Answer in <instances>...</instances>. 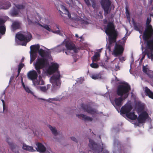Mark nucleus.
Wrapping results in <instances>:
<instances>
[{
    "label": "nucleus",
    "mask_w": 153,
    "mask_h": 153,
    "mask_svg": "<svg viewBox=\"0 0 153 153\" xmlns=\"http://www.w3.org/2000/svg\"><path fill=\"white\" fill-rule=\"evenodd\" d=\"M105 32L108 36V41L111 44L116 42L118 33L114 23L112 22H108L106 27H105Z\"/></svg>",
    "instance_id": "1"
},
{
    "label": "nucleus",
    "mask_w": 153,
    "mask_h": 153,
    "mask_svg": "<svg viewBox=\"0 0 153 153\" xmlns=\"http://www.w3.org/2000/svg\"><path fill=\"white\" fill-rule=\"evenodd\" d=\"M37 73V72L33 70L29 71L27 75L28 79L32 81L33 84L35 86L44 84V82L40 75L39 76L38 79H37L38 76Z\"/></svg>",
    "instance_id": "2"
},
{
    "label": "nucleus",
    "mask_w": 153,
    "mask_h": 153,
    "mask_svg": "<svg viewBox=\"0 0 153 153\" xmlns=\"http://www.w3.org/2000/svg\"><path fill=\"white\" fill-rule=\"evenodd\" d=\"M131 90L130 86L128 84L126 85H120L118 86L117 94L118 96L123 97L124 99L126 98L129 94V92Z\"/></svg>",
    "instance_id": "3"
},
{
    "label": "nucleus",
    "mask_w": 153,
    "mask_h": 153,
    "mask_svg": "<svg viewBox=\"0 0 153 153\" xmlns=\"http://www.w3.org/2000/svg\"><path fill=\"white\" fill-rule=\"evenodd\" d=\"M143 40L146 42V48L145 49H147L149 51H151L153 53V39L149 40V39L153 38V32L146 33L145 35L144 33L143 36Z\"/></svg>",
    "instance_id": "4"
},
{
    "label": "nucleus",
    "mask_w": 153,
    "mask_h": 153,
    "mask_svg": "<svg viewBox=\"0 0 153 153\" xmlns=\"http://www.w3.org/2000/svg\"><path fill=\"white\" fill-rule=\"evenodd\" d=\"M47 60L46 58H38L34 63V66L37 72L40 74V69L44 68L47 64Z\"/></svg>",
    "instance_id": "5"
},
{
    "label": "nucleus",
    "mask_w": 153,
    "mask_h": 153,
    "mask_svg": "<svg viewBox=\"0 0 153 153\" xmlns=\"http://www.w3.org/2000/svg\"><path fill=\"white\" fill-rule=\"evenodd\" d=\"M61 76L59 71L53 74L51 78V82L52 83L53 88L55 89L59 88L61 84V80L60 79Z\"/></svg>",
    "instance_id": "6"
},
{
    "label": "nucleus",
    "mask_w": 153,
    "mask_h": 153,
    "mask_svg": "<svg viewBox=\"0 0 153 153\" xmlns=\"http://www.w3.org/2000/svg\"><path fill=\"white\" fill-rule=\"evenodd\" d=\"M16 38L19 40L24 41L25 43L22 45H26V43L29 42L32 38V36L30 33L26 31L22 33L17 34L16 35Z\"/></svg>",
    "instance_id": "7"
},
{
    "label": "nucleus",
    "mask_w": 153,
    "mask_h": 153,
    "mask_svg": "<svg viewBox=\"0 0 153 153\" xmlns=\"http://www.w3.org/2000/svg\"><path fill=\"white\" fill-rule=\"evenodd\" d=\"M88 146L93 151V153H100L103 151V153H109V152L107 150H103V148H101L100 146L92 140H89V143Z\"/></svg>",
    "instance_id": "8"
},
{
    "label": "nucleus",
    "mask_w": 153,
    "mask_h": 153,
    "mask_svg": "<svg viewBox=\"0 0 153 153\" xmlns=\"http://www.w3.org/2000/svg\"><path fill=\"white\" fill-rule=\"evenodd\" d=\"M124 50L123 46L116 43L112 54L115 56H121L122 55Z\"/></svg>",
    "instance_id": "9"
},
{
    "label": "nucleus",
    "mask_w": 153,
    "mask_h": 153,
    "mask_svg": "<svg viewBox=\"0 0 153 153\" xmlns=\"http://www.w3.org/2000/svg\"><path fill=\"white\" fill-rule=\"evenodd\" d=\"M100 3L105 13L108 14L111 4V1L109 0H101Z\"/></svg>",
    "instance_id": "10"
},
{
    "label": "nucleus",
    "mask_w": 153,
    "mask_h": 153,
    "mask_svg": "<svg viewBox=\"0 0 153 153\" xmlns=\"http://www.w3.org/2000/svg\"><path fill=\"white\" fill-rule=\"evenodd\" d=\"M149 117L148 114L146 111H143L137 117V120L138 123H143L145 122L146 120Z\"/></svg>",
    "instance_id": "11"
},
{
    "label": "nucleus",
    "mask_w": 153,
    "mask_h": 153,
    "mask_svg": "<svg viewBox=\"0 0 153 153\" xmlns=\"http://www.w3.org/2000/svg\"><path fill=\"white\" fill-rule=\"evenodd\" d=\"M59 65L57 63H53L48 68L47 72L50 75L52 74L55 72L56 73L59 71Z\"/></svg>",
    "instance_id": "12"
},
{
    "label": "nucleus",
    "mask_w": 153,
    "mask_h": 153,
    "mask_svg": "<svg viewBox=\"0 0 153 153\" xmlns=\"http://www.w3.org/2000/svg\"><path fill=\"white\" fill-rule=\"evenodd\" d=\"M151 21V18L150 17L149 18L148 17L146 22V26L144 32L143 33L144 35H145L146 33L151 32V33H152V32H153L152 27L151 25L149 24Z\"/></svg>",
    "instance_id": "13"
},
{
    "label": "nucleus",
    "mask_w": 153,
    "mask_h": 153,
    "mask_svg": "<svg viewBox=\"0 0 153 153\" xmlns=\"http://www.w3.org/2000/svg\"><path fill=\"white\" fill-rule=\"evenodd\" d=\"M81 106L84 112H87L91 114H94L96 113L95 109L92 108L88 105L82 104Z\"/></svg>",
    "instance_id": "14"
},
{
    "label": "nucleus",
    "mask_w": 153,
    "mask_h": 153,
    "mask_svg": "<svg viewBox=\"0 0 153 153\" xmlns=\"http://www.w3.org/2000/svg\"><path fill=\"white\" fill-rule=\"evenodd\" d=\"M132 109L131 105L129 104H126L123 106L120 109V112L122 114H128Z\"/></svg>",
    "instance_id": "15"
},
{
    "label": "nucleus",
    "mask_w": 153,
    "mask_h": 153,
    "mask_svg": "<svg viewBox=\"0 0 153 153\" xmlns=\"http://www.w3.org/2000/svg\"><path fill=\"white\" fill-rule=\"evenodd\" d=\"M146 55H147L149 59H153V53L151 51H149L147 49H145L144 51L143 52L142 56L140 60L142 61L144 59Z\"/></svg>",
    "instance_id": "16"
},
{
    "label": "nucleus",
    "mask_w": 153,
    "mask_h": 153,
    "mask_svg": "<svg viewBox=\"0 0 153 153\" xmlns=\"http://www.w3.org/2000/svg\"><path fill=\"white\" fill-rule=\"evenodd\" d=\"M65 46L67 50H71L75 47V44L70 40H66L65 41Z\"/></svg>",
    "instance_id": "17"
},
{
    "label": "nucleus",
    "mask_w": 153,
    "mask_h": 153,
    "mask_svg": "<svg viewBox=\"0 0 153 153\" xmlns=\"http://www.w3.org/2000/svg\"><path fill=\"white\" fill-rule=\"evenodd\" d=\"M136 107L138 113L141 112L144 109V105L140 102H138L136 103Z\"/></svg>",
    "instance_id": "18"
},
{
    "label": "nucleus",
    "mask_w": 153,
    "mask_h": 153,
    "mask_svg": "<svg viewBox=\"0 0 153 153\" xmlns=\"http://www.w3.org/2000/svg\"><path fill=\"white\" fill-rule=\"evenodd\" d=\"M76 116L79 118H80L81 117H82V119L85 121H91L93 120V118H92L88 117L82 114H76Z\"/></svg>",
    "instance_id": "19"
},
{
    "label": "nucleus",
    "mask_w": 153,
    "mask_h": 153,
    "mask_svg": "<svg viewBox=\"0 0 153 153\" xmlns=\"http://www.w3.org/2000/svg\"><path fill=\"white\" fill-rule=\"evenodd\" d=\"M38 52L39 54L41 56V58H45V57H48L50 54L49 52L45 51L42 49H40Z\"/></svg>",
    "instance_id": "20"
},
{
    "label": "nucleus",
    "mask_w": 153,
    "mask_h": 153,
    "mask_svg": "<svg viewBox=\"0 0 153 153\" xmlns=\"http://www.w3.org/2000/svg\"><path fill=\"white\" fill-rule=\"evenodd\" d=\"M37 148L36 149L38 152H43L45 151L46 148L41 143H38L37 145Z\"/></svg>",
    "instance_id": "21"
},
{
    "label": "nucleus",
    "mask_w": 153,
    "mask_h": 153,
    "mask_svg": "<svg viewBox=\"0 0 153 153\" xmlns=\"http://www.w3.org/2000/svg\"><path fill=\"white\" fill-rule=\"evenodd\" d=\"M39 48L40 46L39 44L31 45L30 47L31 52L34 53H36L40 49Z\"/></svg>",
    "instance_id": "22"
},
{
    "label": "nucleus",
    "mask_w": 153,
    "mask_h": 153,
    "mask_svg": "<svg viewBox=\"0 0 153 153\" xmlns=\"http://www.w3.org/2000/svg\"><path fill=\"white\" fill-rule=\"evenodd\" d=\"M123 98H122V97L115 98L114 102L116 107L117 106L120 108L122 106L123 104L122 102L123 100Z\"/></svg>",
    "instance_id": "23"
},
{
    "label": "nucleus",
    "mask_w": 153,
    "mask_h": 153,
    "mask_svg": "<svg viewBox=\"0 0 153 153\" xmlns=\"http://www.w3.org/2000/svg\"><path fill=\"white\" fill-rule=\"evenodd\" d=\"M20 23L19 21H16L13 22L11 25L12 30L15 31L20 27Z\"/></svg>",
    "instance_id": "24"
},
{
    "label": "nucleus",
    "mask_w": 153,
    "mask_h": 153,
    "mask_svg": "<svg viewBox=\"0 0 153 153\" xmlns=\"http://www.w3.org/2000/svg\"><path fill=\"white\" fill-rule=\"evenodd\" d=\"M22 148L24 150L29 152H34L35 151L32 146H28L24 143L23 144Z\"/></svg>",
    "instance_id": "25"
},
{
    "label": "nucleus",
    "mask_w": 153,
    "mask_h": 153,
    "mask_svg": "<svg viewBox=\"0 0 153 153\" xmlns=\"http://www.w3.org/2000/svg\"><path fill=\"white\" fill-rule=\"evenodd\" d=\"M126 116L128 118L132 120H135L137 118V116L134 114V112H130L126 114Z\"/></svg>",
    "instance_id": "26"
},
{
    "label": "nucleus",
    "mask_w": 153,
    "mask_h": 153,
    "mask_svg": "<svg viewBox=\"0 0 153 153\" xmlns=\"http://www.w3.org/2000/svg\"><path fill=\"white\" fill-rule=\"evenodd\" d=\"M145 92L146 96H148L149 98L153 99V92L151 91L147 87L145 88Z\"/></svg>",
    "instance_id": "27"
},
{
    "label": "nucleus",
    "mask_w": 153,
    "mask_h": 153,
    "mask_svg": "<svg viewBox=\"0 0 153 153\" xmlns=\"http://www.w3.org/2000/svg\"><path fill=\"white\" fill-rule=\"evenodd\" d=\"M132 23L134 30H135L136 27H137L139 29H143V24L141 23L136 22L133 19L132 21Z\"/></svg>",
    "instance_id": "28"
},
{
    "label": "nucleus",
    "mask_w": 153,
    "mask_h": 153,
    "mask_svg": "<svg viewBox=\"0 0 153 153\" xmlns=\"http://www.w3.org/2000/svg\"><path fill=\"white\" fill-rule=\"evenodd\" d=\"M19 12L18 10L13 8L11 11L10 14L12 16L14 17L16 16L19 14Z\"/></svg>",
    "instance_id": "29"
},
{
    "label": "nucleus",
    "mask_w": 153,
    "mask_h": 153,
    "mask_svg": "<svg viewBox=\"0 0 153 153\" xmlns=\"http://www.w3.org/2000/svg\"><path fill=\"white\" fill-rule=\"evenodd\" d=\"M56 51H58V52H59L62 51V50L64 52V51H65V53L67 55H69L71 54V52L70 51H69V50H66L65 49H62V50L60 48H58L56 49Z\"/></svg>",
    "instance_id": "30"
},
{
    "label": "nucleus",
    "mask_w": 153,
    "mask_h": 153,
    "mask_svg": "<svg viewBox=\"0 0 153 153\" xmlns=\"http://www.w3.org/2000/svg\"><path fill=\"white\" fill-rule=\"evenodd\" d=\"M61 7L63 9V10L64 13H63L64 14H68V17L69 18L71 17V14L69 13L68 10L64 6L62 5H61Z\"/></svg>",
    "instance_id": "31"
},
{
    "label": "nucleus",
    "mask_w": 153,
    "mask_h": 153,
    "mask_svg": "<svg viewBox=\"0 0 153 153\" xmlns=\"http://www.w3.org/2000/svg\"><path fill=\"white\" fill-rule=\"evenodd\" d=\"M6 31V27L4 25L0 26V33L1 35L5 34Z\"/></svg>",
    "instance_id": "32"
},
{
    "label": "nucleus",
    "mask_w": 153,
    "mask_h": 153,
    "mask_svg": "<svg viewBox=\"0 0 153 153\" xmlns=\"http://www.w3.org/2000/svg\"><path fill=\"white\" fill-rule=\"evenodd\" d=\"M100 56V54L99 52H96L94 55L92 57V60L93 61H95L97 58Z\"/></svg>",
    "instance_id": "33"
},
{
    "label": "nucleus",
    "mask_w": 153,
    "mask_h": 153,
    "mask_svg": "<svg viewBox=\"0 0 153 153\" xmlns=\"http://www.w3.org/2000/svg\"><path fill=\"white\" fill-rule=\"evenodd\" d=\"M54 28L55 29L56 28L58 30H53L52 31V32L54 33H57V34H59V35H61V34L60 29L59 28V26L57 25H56Z\"/></svg>",
    "instance_id": "34"
},
{
    "label": "nucleus",
    "mask_w": 153,
    "mask_h": 153,
    "mask_svg": "<svg viewBox=\"0 0 153 153\" xmlns=\"http://www.w3.org/2000/svg\"><path fill=\"white\" fill-rule=\"evenodd\" d=\"M48 127L51 130L52 132L54 135H57V131L55 128H53L52 126L50 125H48Z\"/></svg>",
    "instance_id": "35"
},
{
    "label": "nucleus",
    "mask_w": 153,
    "mask_h": 153,
    "mask_svg": "<svg viewBox=\"0 0 153 153\" xmlns=\"http://www.w3.org/2000/svg\"><path fill=\"white\" fill-rule=\"evenodd\" d=\"M115 143H117L118 148L119 150H122L124 149V146L121 144L120 142L117 140L116 141Z\"/></svg>",
    "instance_id": "36"
},
{
    "label": "nucleus",
    "mask_w": 153,
    "mask_h": 153,
    "mask_svg": "<svg viewBox=\"0 0 153 153\" xmlns=\"http://www.w3.org/2000/svg\"><path fill=\"white\" fill-rule=\"evenodd\" d=\"M36 53H34L31 52L30 53V63L34 61L36 57Z\"/></svg>",
    "instance_id": "37"
},
{
    "label": "nucleus",
    "mask_w": 153,
    "mask_h": 153,
    "mask_svg": "<svg viewBox=\"0 0 153 153\" xmlns=\"http://www.w3.org/2000/svg\"><path fill=\"white\" fill-rule=\"evenodd\" d=\"M14 5L18 10L23 9L25 7V5L22 4H14Z\"/></svg>",
    "instance_id": "38"
},
{
    "label": "nucleus",
    "mask_w": 153,
    "mask_h": 153,
    "mask_svg": "<svg viewBox=\"0 0 153 153\" xmlns=\"http://www.w3.org/2000/svg\"><path fill=\"white\" fill-rule=\"evenodd\" d=\"M126 14L127 18L128 19L130 18V15L129 11L128 9V7L126 6Z\"/></svg>",
    "instance_id": "39"
},
{
    "label": "nucleus",
    "mask_w": 153,
    "mask_h": 153,
    "mask_svg": "<svg viewBox=\"0 0 153 153\" xmlns=\"http://www.w3.org/2000/svg\"><path fill=\"white\" fill-rule=\"evenodd\" d=\"M90 66L92 68H97L99 67V65L97 64L96 63H94L93 62L91 64H90Z\"/></svg>",
    "instance_id": "40"
},
{
    "label": "nucleus",
    "mask_w": 153,
    "mask_h": 153,
    "mask_svg": "<svg viewBox=\"0 0 153 153\" xmlns=\"http://www.w3.org/2000/svg\"><path fill=\"white\" fill-rule=\"evenodd\" d=\"M39 88L40 91L44 92H46L47 90V89L45 86H40Z\"/></svg>",
    "instance_id": "41"
},
{
    "label": "nucleus",
    "mask_w": 153,
    "mask_h": 153,
    "mask_svg": "<svg viewBox=\"0 0 153 153\" xmlns=\"http://www.w3.org/2000/svg\"><path fill=\"white\" fill-rule=\"evenodd\" d=\"M92 79H96L100 78L99 75L98 74H93L91 76Z\"/></svg>",
    "instance_id": "42"
},
{
    "label": "nucleus",
    "mask_w": 153,
    "mask_h": 153,
    "mask_svg": "<svg viewBox=\"0 0 153 153\" xmlns=\"http://www.w3.org/2000/svg\"><path fill=\"white\" fill-rule=\"evenodd\" d=\"M92 3V7L94 8H95L96 7V2L95 0H91Z\"/></svg>",
    "instance_id": "43"
},
{
    "label": "nucleus",
    "mask_w": 153,
    "mask_h": 153,
    "mask_svg": "<svg viewBox=\"0 0 153 153\" xmlns=\"http://www.w3.org/2000/svg\"><path fill=\"white\" fill-rule=\"evenodd\" d=\"M42 27L44 28L45 29L48 30L49 31H51V29L48 26V25H43V26H42Z\"/></svg>",
    "instance_id": "44"
},
{
    "label": "nucleus",
    "mask_w": 153,
    "mask_h": 153,
    "mask_svg": "<svg viewBox=\"0 0 153 153\" xmlns=\"http://www.w3.org/2000/svg\"><path fill=\"white\" fill-rule=\"evenodd\" d=\"M25 91L29 93H32V92L31 91V90L29 88L27 87H26L25 88H24Z\"/></svg>",
    "instance_id": "45"
},
{
    "label": "nucleus",
    "mask_w": 153,
    "mask_h": 153,
    "mask_svg": "<svg viewBox=\"0 0 153 153\" xmlns=\"http://www.w3.org/2000/svg\"><path fill=\"white\" fill-rule=\"evenodd\" d=\"M86 4L88 7L91 6V5L89 0H84Z\"/></svg>",
    "instance_id": "46"
},
{
    "label": "nucleus",
    "mask_w": 153,
    "mask_h": 153,
    "mask_svg": "<svg viewBox=\"0 0 153 153\" xmlns=\"http://www.w3.org/2000/svg\"><path fill=\"white\" fill-rule=\"evenodd\" d=\"M24 66V64L21 63H20L19 65H18V68L20 69H22L23 68V67Z\"/></svg>",
    "instance_id": "47"
},
{
    "label": "nucleus",
    "mask_w": 153,
    "mask_h": 153,
    "mask_svg": "<svg viewBox=\"0 0 153 153\" xmlns=\"http://www.w3.org/2000/svg\"><path fill=\"white\" fill-rule=\"evenodd\" d=\"M6 3L7 4V6L6 7H4L3 8L5 9H7L11 6V4L9 2H6Z\"/></svg>",
    "instance_id": "48"
},
{
    "label": "nucleus",
    "mask_w": 153,
    "mask_h": 153,
    "mask_svg": "<svg viewBox=\"0 0 153 153\" xmlns=\"http://www.w3.org/2000/svg\"><path fill=\"white\" fill-rule=\"evenodd\" d=\"M143 29H139L138 28H137V27H136L135 28V30H136V31H138L141 34V33H142V30Z\"/></svg>",
    "instance_id": "49"
},
{
    "label": "nucleus",
    "mask_w": 153,
    "mask_h": 153,
    "mask_svg": "<svg viewBox=\"0 0 153 153\" xmlns=\"http://www.w3.org/2000/svg\"><path fill=\"white\" fill-rule=\"evenodd\" d=\"M5 23L4 21L2 19H0V26L3 25Z\"/></svg>",
    "instance_id": "50"
},
{
    "label": "nucleus",
    "mask_w": 153,
    "mask_h": 153,
    "mask_svg": "<svg viewBox=\"0 0 153 153\" xmlns=\"http://www.w3.org/2000/svg\"><path fill=\"white\" fill-rule=\"evenodd\" d=\"M27 19L29 25H30L32 23V21L29 19L28 16H27Z\"/></svg>",
    "instance_id": "51"
},
{
    "label": "nucleus",
    "mask_w": 153,
    "mask_h": 153,
    "mask_svg": "<svg viewBox=\"0 0 153 153\" xmlns=\"http://www.w3.org/2000/svg\"><path fill=\"white\" fill-rule=\"evenodd\" d=\"M115 70L116 71L120 70V66L119 63H118L117 65L115 66Z\"/></svg>",
    "instance_id": "52"
},
{
    "label": "nucleus",
    "mask_w": 153,
    "mask_h": 153,
    "mask_svg": "<svg viewBox=\"0 0 153 153\" xmlns=\"http://www.w3.org/2000/svg\"><path fill=\"white\" fill-rule=\"evenodd\" d=\"M71 139L72 140L74 141L76 143H77L78 141L74 137H71Z\"/></svg>",
    "instance_id": "53"
},
{
    "label": "nucleus",
    "mask_w": 153,
    "mask_h": 153,
    "mask_svg": "<svg viewBox=\"0 0 153 153\" xmlns=\"http://www.w3.org/2000/svg\"><path fill=\"white\" fill-rule=\"evenodd\" d=\"M73 50L74 52L75 53H77L78 51V49L76 48L75 45V47L74 48V49H73Z\"/></svg>",
    "instance_id": "54"
},
{
    "label": "nucleus",
    "mask_w": 153,
    "mask_h": 153,
    "mask_svg": "<svg viewBox=\"0 0 153 153\" xmlns=\"http://www.w3.org/2000/svg\"><path fill=\"white\" fill-rule=\"evenodd\" d=\"M119 60L120 61H125V58L123 57H119Z\"/></svg>",
    "instance_id": "55"
},
{
    "label": "nucleus",
    "mask_w": 153,
    "mask_h": 153,
    "mask_svg": "<svg viewBox=\"0 0 153 153\" xmlns=\"http://www.w3.org/2000/svg\"><path fill=\"white\" fill-rule=\"evenodd\" d=\"M103 23L104 24H108V21L107 19H105L103 20Z\"/></svg>",
    "instance_id": "56"
},
{
    "label": "nucleus",
    "mask_w": 153,
    "mask_h": 153,
    "mask_svg": "<svg viewBox=\"0 0 153 153\" xmlns=\"http://www.w3.org/2000/svg\"><path fill=\"white\" fill-rule=\"evenodd\" d=\"M143 71L144 73H146L147 72L146 68L145 66L143 67Z\"/></svg>",
    "instance_id": "57"
},
{
    "label": "nucleus",
    "mask_w": 153,
    "mask_h": 153,
    "mask_svg": "<svg viewBox=\"0 0 153 153\" xmlns=\"http://www.w3.org/2000/svg\"><path fill=\"white\" fill-rule=\"evenodd\" d=\"M2 101L3 102V110H4L5 109V104L4 103V100H2Z\"/></svg>",
    "instance_id": "58"
},
{
    "label": "nucleus",
    "mask_w": 153,
    "mask_h": 153,
    "mask_svg": "<svg viewBox=\"0 0 153 153\" xmlns=\"http://www.w3.org/2000/svg\"><path fill=\"white\" fill-rule=\"evenodd\" d=\"M21 70V69H20L18 68V75H17V77H18L19 76V74L20 73V72Z\"/></svg>",
    "instance_id": "59"
},
{
    "label": "nucleus",
    "mask_w": 153,
    "mask_h": 153,
    "mask_svg": "<svg viewBox=\"0 0 153 153\" xmlns=\"http://www.w3.org/2000/svg\"><path fill=\"white\" fill-rule=\"evenodd\" d=\"M51 86V85L48 84L47 85L46 88L47 89V90L50 88Z\"/></svg>",
    "instance_id": "60"
},
{
    "label": "nucleus",
    "mask_w": 153,
    "mask_h": 153,
    "mask_svg": "<svg viewBox=\"0 0 153 153\" xmlns=\"http://www.w3.org/2000/svg\"><path fill=\"white\" fill-rule=\"evenodd\" d=\"M7 141V142H8V143L9 145L10 146H12H12L13 145V143H10V142H9L8 141V140Z\"/></svg>",
    "instance_id": "61"
},
{
    "label": "nucleus",
    "mask_w": 153,
    "mask_h": 153,
    "mask_svg": "<svg viewBox=\"0 0 153 153\" xmlns=\"http://www.w3.org/2000/svg\"><path fill=\"white\" fill-rule=\"evenodd\" d=\"M72 56H73L74 59V62H76V61H77V59L74 58V55H73Z\"/></svg>",
    "instance_id": "62"
},
{
    "label": "nucleus",
    "mask_w": 153,
    "mask_h": 153,
    "mask_svg": "<svg viewBox=\"0 0 153 153\" xmlns=\"http://www.w3.org/2000/svg\"><path fill=\"white\" fill-rule=\"evenodd\" d=\"M22 85L24 88H25L26 87L24 83L22 81Z\"/></svg>",
    "instance_id": "63"
},
{
    "label": "nucleus",
    "mask_w": 153,
    "mask_h": 153,
    "mask_svg": "<svg viewBox=\"0 0 153 153\" xmlns=\"http://www.w3.org/2000/svg\"><path fill=\"white\" fill-rule=\"evenodd\" d=\"M13 77L11 76L10 79V80L9 81V83H10L11 82V81L12 80V79H13Z\"/></svg>",
    "instance_id": "64"
}]
</instances>
